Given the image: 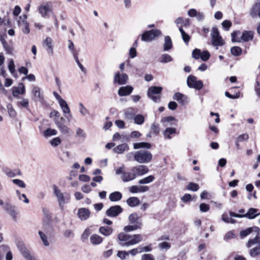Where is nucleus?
<instances>
[{"mask_svg": "<svg viewBox=\"0 0 260 260\" xmlns=\"http://www.w3.org/2000/svg\"><path fill=\"white\" fill-rule=\"evenodd\" d=\"M53 193L57 199L59 207L62 209L63 204L69 202L71 199V194L70 193L65 192H61L59 189L56 185H53Z\"/></svg>", "mask_w": 260, "mask_h": 260, "instance_id": "2", "label": "nucleus"}, {"mask_svg": "<svg viewBox=\"0 0 260 260\" xmlns=\"http://www.w3.org/2000/svg\"><path fill=\"white\" fill-rule=\"evenodd\" d=\"M175 117H174L173 116H168V117L162 118L161 119V122L164 123V125L165 126H168V125L165 124L166 122H169L175 121Z\"/></svg>", "mask_w": 260, "mask_h": 260, "instance_id": "60", "label": "nucleus"}, {"mask_svg": "<svg viewBox=\"0 0 260 260\" xmlns=\"http://www.w3.org/2000/svg\"><path fill=\"white\" fill-rule=\"evenodd\" d=\"M132 236V238L131 239V240L127 243V245H134L138 243L143 240V236L140 234H136Z\"/></svg>", "mask_w": 260, "mask_h": 260, "instance_id": "30", "label": "nucleus"}, {"mask_svg": "<svg viewBox=\"0 0 260 260\" xmlns=\"http://www.w3.org/2000/svg\"><path fill=\"white\" fill-rule=\"evenodd\" d=\"M141 260H155V258L151 254H144L142 255Z\"/></svg>", "mask_w": 260, "mask_h": 260, "instance_id": "64", "label": "nucleus"}, {"mask_svg": "<svg viewBox=\"0 0 260 260\" xmlns=\"http://www.w3.org/2000/svg\"><path fill=\"white\" fill-rule=\"evenodd\" d=\"M210 57V54L207 50L203 51L201 52L200 58L202 60L204 61H207Z\"/></svg>", "mask_w": 260, "mask_h": 260, "instance_id": "50", "label": "nucleus"}, {"mask_svg": "<svg viewBox=\"0 0 260 260\" xmlns=\"http://www.w3.org/2000/svg\"><path fill=\"white\" fill-rule=\"evenodd\" d=\"M155 179V177L153 175H149L145 178L140 179L138 183L140 184H148L153 182Z\"/></svg>", "mask_w": 260, "mask_h": 260, "instance_id": "36", "label": "nucleus"}, {"mask_svg": "<svg viewBox=\"0 0 260 260\" xmlns=\"http://www.w3.org/2000/svg\"><path fill=\"white\" fill-rule=\"evenodd\" d=\"M136 178V177L135 173L132 171L131 172H125L123 173V175H121V179L124 182H127L133 180Z\"/></svg>", "mask_w": 260, "mask_h": 260, "instance_id": "22", "label": "nucleus"}, {"mask_svg": "<svg viewBox=\"0 0 260 260\" xmlns=\"http://www.w3.org/2000/svg\"><path fill=\"white\" fill-rule=\"evenodd\" d=\"M91 232L89 229H85L84 232L81 235V240L83 242H86L88 241V237L90 235Z\"/></svg>", "mask_w": 260, "mask_h": 260, "instance_id": "41", "label": "nucleus"}, {"mask_svg": "<svg viewBox=\"0 0 260 260\" xmlns=\"http://www.w3.org/2000/svg\"><path fill=\"white\" fill-rule=\"evenodd\" d=\"M152 157L150 151L141 150L134 152V160L140 164H147L151 161Z\"/></svg>", "mask_w": 260, "mask_h": 260, "instance_id": "1", "label": "nucleus"}, {"mask_svg": "<svg viewBox=\"0 0 260 260\" xmlns=\"http://www.w3.org/2000/svg\"><path fill=\"white\" fill-rule=\"evenodd\" d=\"M125 115L126 117L129 119H131L134 117L135 116V110L133 108H128L125 112Z\"/></svg>", "mask_w": 260, "mask_h": 260, "instance_id": "47", "label": "nucleus"}, {"mask_svg": "<svg viewBox=\"0 0 260 260\" xmlns=\"http://www.w3.org/2000/svg\"><path fill=\"white\" fill-rule=\"evenodd\" d=\"M249 254L253 257H255L260 254V246H256L251 249L250 250Z\"/></svg>", "mask_w": 260, "mask_h": 260, "instance_id": "44", "label": "nucleus"}, {"mask_svg": "<svg viewBox=\"0 0 260 260\" xmlns=\"http://www.w3.org/2000/svg\"><path fill=\"white\" fill-rule=\"evenodd\" d=\"M258 211L259 210L257 209L250 208L249 209L247 213L245 214H243V217H246L249 219H254L260 214V213L258 212Z\"/></svg>", "mask_w": 260, "mask_h": 260, "instance_id": "21", "label": "nucleus"}, {"mask_svg": "<svg viewBox=\"0 0 260 260\" xmlns=\"http://www.w3.org/2000/svg\"><path fill=\"white\" fill-rule=\"evenodd\" d=\"M61 142V139L59 137L53 138L50 141V144L53 147L58 146Z\"/></svg>", "mask_w": 260, "mask_h": 260, "instance_id": "57", "label": "nucleus"}, {"mask_svg": "<svg viewBox=\"0 0 260 260\" xmlns=\"http://www.w3.org/2000/svg\"><path fill=\"white\" fill-rule=\"evenodd\" d=\"M32 94L37 98V101H39L41 103L43 104L45 102V100L41 94L40 92V88L38 86H35L32 89Z\"/></svg>", "mask_w": 260, "mask_h": 260, "instance_id": "23", "label": "nucleus"}, {"mask_svg": "<svg viewBox=\"0 0 260 260\" xmlns=\"http://www.w3.org/2000/svg\"><path fill=\"white\" fill-rule=\"evenodd\" d=\"M230 52L233 55L239 56L242 53V50L239 46H234L231 48Z\"/></svg>", "mask_w": 260, "mask_h": 260, "instance_id": "35", "label": "nucleus"}, {"mask_svg": "<svg viewBox=\"0 0 260 260\" xmlns=\"http://www.w3.org/2000/svg\"><path fill=\"white\" fill-rule=\"evenodd\" d=\"M138 248L139 249V253H142L143 252H150L152 249V245L151 244L146 246L141 245L138 247Z\"/></svg>", "mask_w": 260, "mask_h": 260, "instance_id": "51", "label": "nucleus"}, {"mask_svg": "<svg viewBox=\"0 0 260 260\" xmlns=\"http://www.w3.org/2000/svg\"><path fill=\"white\" fill-rule=\"evenodd\" d=\"M25 92V86L22 83H19L18 87L12 88V94L15 98H18L19 94H23Z\"/></svg>", "mask_w": 260, "mask_h": 260, "instance_id": "17", "label": "nucleus"}, {"mask_svg": "<svg viewBox=\"0 0 260 260\" xmlns=\"http://www.w3.org/2000/svg\"><path fill=\"white\" fill-rule=\"evenodd\" d=\"M129 255V253L126 251H118L117 256L119 257L121 260H124L126 258V257Z\"/></svg>", "mask_w": 260, "mask_h": 260, "instance_id": "56", "label": "nucleus"}, {"mask_svg": "<svg viewBox=\"0 0 260 260\" xmlns=\"http://www.w3.org/2000/svg\"><path fill=\"white\" fill-rule=\"evenodd\" d=\"M162 90V87L160 86H151L149 87L147 91L148 96L151 99L153 102L155 103L159 102L160 100L159 95H156L155 94H160Z\"/></svg>", "mask_w": 260, "mask_h": 260, "instance_id": "5", "label": "nucleus"}, {"mask_svg": "<svg viewBox=\"0 0 260 260\" xmlns=\"http://www.w3.org/2000/svg\"><path fill=\"white\" fill-rule=\"evenodd\" d=\"M253 38V32L252 31L245 30L242 32L241 39L244 42L252 40Z\"/></svg>", "mask_w": 260, "mask_h": 260, "instance_id": "24", "label": "nucleus"}, {"mask_svg": "<svg viewBox=\"0 0 260 260\" xmlns=\"http://www.w3.org/2000/svg\"><path fill=\"white\" fill-rule=\"evenodd\" d=\"M135 123L141 125L144 122V117L142 114H138L134 117Z\"/></svg>", "mask_w": 260, "mask_h": 260, "instance_id": "43", "label": "nucleus"}, {"mask_svg": "<svg viewBox=\"0 0 260 260\" xmlns=\"http://www.w3.org/2000/svg\"><path fill=\"white\" fill-rule=\"evenodd\" d=\"M249 15L253 18L260 17V2L255 3L251 7Z\"/></svg>", "mask_w": 260, "mask_h": 260, "instance_id": "18", "label": "nucleus"}, {"mask_svg": "<svg viewBox=\"0 0 260 260\" xmlns=\"http://www.w3.org/2000/svg\"><path fill=\"white\" fill-rule=\"evenodd\" d=\"M39 235H40V236L41 237V239L42 242H43L44 245H45L46 246H49V242L47 240V237L45 235V234H44L42 231H39Z\"/></svg>", "mask_w": 260, "mask_h": 260, "instance_id": "54", "label": "nucleus"}, {"mask_svg": "<svg viewBox=\"0 0 260 260\" xmlns=\"http://www.w3.org/2000/svg\"><path fill=\"white\" fill-rule=\"evenodd\" d=\"M131 171L134 172L136 177L137 176H143L147 174L149 172V169L146 166L139 165L133 167L131 169Z\"/></svg>", "mask_w": 260, "mask_h": 260, "instance_id": "13", "label": "nucleus"}, {"mask_svg": "<svg viewBox=\"0 0 260 260\" xmlns=\"http://www.w3.org/2000/svg\"><path fill=\"white\" fill-rule=\"evenodd\" d=\"M151 144L149 143L145 142L135 143L133 144V148L134 149H139L141 148L149 149L151 148Z\"/></svg>", "mask_w": 260, "mask_h": 260, "instance_id": "25", "label": "nucleus"}, {"mask_svg": "<svg viewBox=\"0 0 260 260\" xmlns=\"http://www.w3.org/2000/svg\"><path fill=\"white\" fill-rule=\"evenodd\" d=\"M7 109L8 110V113L10 117L12 118H14L16 117L17 115V113L14 109L13 108L11 104H9L7 106Z\"/></svg>", "mask_w": 260, "mask_h": 260, "instance_id": "52", "label": "nucleus"}, {"mask_svg": "<svg viewBox=\"0 0 260 260\" xmlns=\"http://www.w3.org/2000/svg\"><path fill=\"white\" fill-rule=\"evenodd\" d=\"M50 4L51 3L50 2H47L45 4H42L39 6L38 8L39 12L42 17H49V15L48 14V13L51 11Z\"/></svg>", "mask_w": 260, "mask_h": 260, "instance_id": "11", "label": "nucleus"}, {"mask_svg": "<svg viewBox=\"0 0 260 260\" xmlns=\"http://www.w3.org/2000/svg\"><path fill=\"white\" fill-rule=\"evenodd\" d=\"M129 222L133 225H128L124 228H141L142 225L141 217L139 216L136 213L131 214L128 216Z\"/></svg>", "mask_w": 260, "mask_h": 260, "instance_id": "7", "label": "nucleus"}, {"mask_svg": "<svg viewBox=\"0 0 260 260\" xmlns=\"http://www.w3.org/2000/svg\"><path fill=\"white\" fill-rule=\"evenodd\" d=\"M90 241L94 245H99L103 242V238L97 234H93L90 237Z\"/></svg>", "mask_w": 260, "mask_h": 260, "instance_id": "32", "label": "nucleus"}, {"mask_svg": "<svg viewBox=\"0 0 260 260\" xmlns=\"http://www.w3.org/2000/svg\"><path fill=\"white\" fill-rule=\"evenodd\" d=\"M57 128L59 129V131L62 134L67 136L69 135V128L65 124H63L62 125H60L59 126H57Z\"/></svg>", "mask_w": 260, "mask_h": 260, "instance_id": "48", "label": "nucleus"}, {"mask_svg": "<svg viewBox=\"0 0 260 260\" xmlns=\"http://www.w3.org/2000/svg\"><path fill=\"white\" fill-rule=\"evenodd\" d=\"M236 237V234L234 233V231H231L227 233L224 236V239L225 240H229Z\"/></svg>", "mask_w": 260, "mask_h": 260, "instance_id": "63", "label": "nucleus"}, {"mask_svg": "<svg viewBox=\"0 0 260 260\" xmlns=\"http://www.w3.org/2000/svg\"><path fill=\"white\" fill-rule=\"evenodd\" d=\"M200 210L202 212H206L210 209V206L206 203H202L200 205Z\"/></svg>", "mask_w": 260, "mask_h": 260, "instance_id": "58", "label": "nucleus"}, {"mask_svg": "<svg viewBox=\"0 0 260 260\" xmlns=\"http://www.w3.org/2000/svg\"><path fill=\"white\" fill-rule=\"evenodd\" d=\"M201 51L200 49L196 48L192 52V57L196 59H198L200 58Z\"/></svg>", "mask_w": 260, "mask_h": 260, "instance_id": "61", "label": "nucleus"}, {"mask_svg": "<svg viewBox=\"0 0 260 260\" xmlns=\"http://www.w3.org/2000/svg\"><path fill=\"white\" fill-rule=\"evenodd\" d=\"M173 99L177 101L182 106H185L189 102V98L180 92H176L173 96Z\"/></svg>", "mask_w": 260, "mask_h": 260, "instance_id": "12", "label": "nucleus"}, {"mask_svg": "<svg viewBox=\"0 0 260 260\" xmlns=\"http://www.w3.org/2000/svg\"><path fill=\"white\" fill-rule=\"evenodd\" d=\"M77 215L80 220H85L89 217L90 211L87 208H81L78 209Z\"/></svg>", "mask_w": 260, "mask_h": 260, "instance_id": "16", "label": "nucleus"}, {"mask_svg": "<svg viewBox=\"0 0 260 260\" xmlns=\"http://www.w3.org/2000/svg\"><path fill=\"white\" fill-rule=\"evenodd\" d=\"M151 133L157 136L159 133V126L158 123H153L152 124L151 127Z\"/></svg>", "mask_w": 260, "mask_h": 260, "instance_id": "40", "label": "nucleus"}, {"mask_svg": "<svg viewBox=\"0 0 260 260\" xmlns=\"http://www.w3.org/2000/svg\"><path fill=\"white\" fill-rule=\"evenodd\" d=\"M211 37L213 46L218 47L224 45L225 42L220 35L219 31L216 26H213L212 28Z\"/></svg>", "mask_w": 260, "mask_h": 260, "instance_id": "4", "label": "nucleus"}, {"mask_svg": "<svg viewBox=\"0 0 260 260\" xmlns=\"http://www.w3.org/2000/svg\"><path fill=\"white\" fill-rule=\"evenodd\" d=\"M253 232L256 234L255 237L252 239H249L247 243L248 247H251L252 245L255 244H260V229H255Z\"/></svg>", "mask_w": 260, "mask_h": 260, "instance_id": "19", "label": "nucleus"}, {"mask_svg": "<svg viewBox=\"0 0 260 260\" xmlns=\"http://www.w3.org/2000/svg\"><path fill=\"white\" fill-rule=\"evenodd\" d=\"M79 106V112L83 116H85L87 114H88L89 112L88 110L84 106L82 103H80Z\"/></svg>", "mask_w": 260, "mask_h": 260, "instance_id": "59", "label": "nucleus"}, {"mask_svg": "<svg viewBox=\"0 0 260 260\" xmlns=\"http://www.w3.org/2000/svg\"><path fill=\"white\" fill-rule=\"evenodd\" d=\"M176 133V129L174 127H167L163 132V134L166 138L171 139L172 137L171 135Z\"/></svg>", "mask_w": 260, "mask_h": 260, "instance_id": "33", "label": "nucleus"}, {"mask_svg": "<svg viewBox=\"0 0 260 260\" xmlns=\"http://www.w3.org/2000/svg\"><path fill=\"white\" fill-rule=\"evenodd\" d=\"M123 211L122 208L120 205H115L110 207L106 212L107 216L115 217L118 216Z\"/></svg>", "mask_w": 260, "mask_h": 260, "instance_id": "9", "label": "nucleus"}, {"mask_svg": "<svg viewBox=\"0 0 260 260\" xmlns=\"http://www.w3.org/2000/svg\"><path fill=\"white\" fill-rule=\"evenodd\" d=\"M57 132L55 129L48 128L44 132V136L46 137H50L51 136H55L57 135Z\"/></svg>", "mask_w": 260, "mask_h": 260, "instance_id": "39", "label": "nucleus"}, {"mask_svg": "<svg viewBox=\"0 0 260 260\" xmlns=\"http://www.w3.org/2000/svg\"><path fill=\"white\" fill-rule=\"evenodd\" d=\"M133 89V87L130 85L122 86L118 89V94L120 96H126L129 95L132 92Z\"/></svg>", "mask_w": 260, "mask_h": 260, "instance_id": "20", "label": "nucleus"}, {"mask_svg": "<svg viewBox=\"0 0 260 260\" xmlns=\"http://www.w3.org/2000/svg\"><path fill=\"white\" fill-rule=\"evenodd\" d=\"M173 47V43L171 38L167 36L165 37V43L164 44V50L166 51H169Z\"/></svg>", "mask_w": 260, "mask_h": 260, "instance_id": "29", "label": "nucleus"}, {"mask_svg": "<svg viewBox=\"0 0 260 260\" xmlns=\"http://www.w3.org/2000/svg\"><path fill=\"white\" fill-rule=\"evenodd\" d=\"M158 247L160 250L166 249L167 250L171 248V245L169 242H162L158 245Z\"/></svg>", "mask_w": 260, "mask_h": 260, "instance_id": "53", "label": "nucleus"}, {"mask_svg": "<svg viewBox=\"0 0 260 260\" xmlns=\"http://www.w3.org/2000/svg\"><path fill=\"white\" fill-rule=\"evenodd\" d=\"M122 198V193L118 191H114L111 193L109 198L111 202H117L120 201Z\"/></svg>", "mask_w": 260, "mask_h": 260, "instance_id": "26", "label": "nucleus"}, {"mask_svg": "<svg viewBox=\"0 0 260 260\" xmlns=\"http://www.w3.org/2000/svg\"><path fill=\"white\" fill-rule=\"evenodd\" d=\"M44 45L47 47V51L49 55H52L53 53V48L52 46V39L50 37H47L44 41Z\"/></svg>", "mask_w": 260, "mask_h": 260, "instance_id": "31", "label": "nucleus"}, {"mask_svg": "<svg viewBox=\"0 0 260 260\" xmlns=\"http://www.w3.org/2000/svg\"><path fill=\"white\" fill-rule=\"evenodd\" d=\"M128 80V77L126 74L117 72L114 77V83L118 85H124L126 84Z\"/></svg>", "mask_w": 260, "mask_h": 260, "instance_id": "10", "label": "nucleus"}, {"mask_svg": "<svg viewBox=\"0 0 260 260\" xmlns=\"http://www.w3.org/2000/svg\"><path fill=\"white\" fill-rule=\"evenodd\" d=\"M3 208L4 210L12 217L14 221L16 220L17 215L19 213L17 207L9 202H6L4 205Z\"/></svg>", "mask_w": 260, "mask_h": 260, "instance_id": "8", "label": "nucleus"}, {"mask_svg": "<svg viewBox=\"0 0 260 260\" xmlns=\"http://www.w3.org/2000/svg\"><path fill=\"white\" fill-rule=\"evenodd\" d=\"M18 23L20 25H21V23H22V31L24 34H28L29 33L30 29L29 27V24L26 21L24 20H22L21 22H20V21H19Z\"/></svg>", "mask_w": 260, "mask_h": 260, "instance_id": "34", "label": "nucleus"}, {"mask_svg": "<svg viewBox=\"0 0 260 260\" xmlns=\"http://www.w3.org/2000/svg\"><path fill=\"white\" fill-rule=\"evenodd\" d=\"M12 182L20 187H21V188H25L26 187L25 183L23 181H22L20 179H13Z\"/></svg>", "mask_w": 260, "mask_h": 260, "instance_id": "55", "label": "nucleus"}, {"mask_svg": "<svg viewBox=\"0 0 260 260\" xmlns=\"http://www.w3.org/2000/svg\"><path fill=\"white\" fill-rule=\"evenodd\" d=\"M159 61L161 63H168L173 61V58L169 54H163L159 58Z\"/></svg>", "mask_w": 260, "mask_h": 260, "instance_id": "37", "label": "nucleus"}, {"mask_svg": "<svg viewBox=\"0 0 260 260\" xmlns=\"http://www.w3.org/2000/svg\"><path fill=\"white\" fill-rule=\"evenodd\" d=\"M127 205L131 207H134L140 204V201L138 198L133 197L128 198L126 200Z\"/></svg>", "mask_w": 260, "mask_h": 260, "instance_id": "27", "label": "nucleus"}, {"mask_svg": "<svg viewBox=\"0 0 260 260\" xmlns=\"http://www.w3.org/2000/svg\"><path fill=\"white\" fill-rule=\"evenodd\" d=\"M17 105L28 110L29 102L27 99H23L22 101L18 102Z\"/></svg>", "mask_w": 260, "mask_h": 260, "instance_id": "62", "label": "nucleus"}, {"mask_svg": "<svg viewBox=\"0 0 260 260\" xmlns=\"http://www.w3.org/2000/svg\"><path fill=\"white\" fill-rule=\"evenodd\" d=\"M161 35V32L158 29H152L144 31L140 36L141 40L145 42H150Z\"/></svg>", "mask_w": 260, "mask_h": 260, "instance_id": "3", "label": "nucleus"}, {"mask_svg": "<svg viewBox=\"0 0 260 260\" xmlns=\"http://www.w3.org/2000/svg\"><path fill=\"white\" fill-rule=\"evenodd\" d=\"M59 105L61 108V109L62 110L63 113L64 114H68V115H67L66 117L68 119V121H70V119L72 117V115L71 114V111L70 109V108L67 103V102L63 100L61 101L59 103Z\"/></svg>", "mask_w": 260, "mask_h": 260, "instance_id": "15", "label": "nucleus"}, {"mask_svg": "<svg viewBox=\"0 0 260 260\" xmlns=\"http://www.w3.org/2000/svg\"><path fill=\"white\" fill-rule=\"evenodd\" d=\"M129 149V146L126 143H123L122 144L118 145L113 149L115 152L120 154L122 153L124 151L128 150Z\"/></svg>", "mask_w": 260, "mask_h": 260, "instance_id": "28", "label": "nucleus"}, {"mask_svg": "<svg viewBox=\"0 0 260 260\" xmlns=\"http://www.w3.org/2000/svg\"><path fill=\"white\" fill-rule=\"evenodd\" d=\"M8 69L12 75H14L16 73L15 66L13 59H11L9 60V62L8 64Z\"/></svg>", "mask_w": 260, "mask_h": 260, "instance_id": "46", "label": "nucleus"}, {"mask_svg": "<svg viewBox=\"0 0 260 260\" xmlns=\"http://www.w3.org/2000/svg\"><path fill=\"white\" fill-rule=\"evenodd\" d=\"M221 25L222 26L223 29L225 31H228L230 30V28L232 25V23L231 21L228 20H224L222 23Z\"/></svg>", "mask_w": 260, "mask_h": 260, "instance_id": "49", "label": "nucleus"}, {"mask_svg": "<svg viewBox=\"0 0 260 260\" xmlns=\"http://www.w3.org/2000/svg\"><path fill=\"white\" fill-rule=\"evenodd\" d=\"M187 85L190 88H194L200 90L203 87V83L202 80H197L196 76L190 75L187 79Z\"/></svg>", "mask_w": 260, "mask_h": 260, "instance_id": "6", "label": "nucleus"}, {"mask_svg": "<svg viewBox=\"0 0 260 260\" xmlns=\"http://www.w3.org/2000/svg\"><path fill=\"white\" fill-rule=\"evenodd\" d=\"M132 238V236L131 235L124 233H121L118 235V239L121 241H127L128 240L130 241Z\"/></svg>", "mask_w": 260, "mask_h": 260, "instance_id": "38", "label": "nucleus"}, {"mask_svg": "<svg viewBox=\"0 0 260 260\" xmlns=\"http://www.w3.org/2000/svg\"><path fill=\"white\" fill-rule=\"evenodd\" d=\"M16 244L17 248L23 257L30 253L29 250L22 240L20 239L17 240L16 241Z\"/></svg>", "mask_w": 260, "mask_h": 260, "instance_id": "14", "label": "nucleus"}, {"mask_svg": "<svg viewBox=\"0 0 260 260\" xmlns=\"http://www.w3.org/2000/svg\"><path fill=\"white\" fill-rule=\"evenodd\" d=\"M199 185L194 182H189L186 186V189L189 190L196 191L199 189Z\"/></svg>", "mask_w": 260, "mask_h": 260, "instance_id": "42", "label": "nucleus"}, {"mask_svg": "<svg viewBox=\"0 0 260 260\" xmlns=\"http://www.w3.org/2000/svg\"><path fill=\"white\" fill-rule=\"evenodd\" d=\"M253 229H246L242 230L240 233V236L241 239H243L249 235L250 234L253 232Z\"/></svg>", "mask_w": 260, "mask_h": 260, "instance_id": "45", "label": "nucleus"}]
</instances>
